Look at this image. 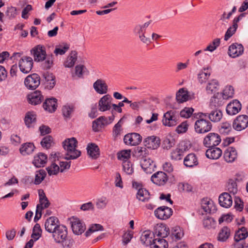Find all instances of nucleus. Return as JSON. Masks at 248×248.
<instances>
[{
    "mask_svg": "<svg viewBox=\"0 0 248 248\" xmlns=\"http://www.w3.org/2000/svg\"><path fill=\"white\" fill-rule=\"evenodd\" d=\"M78 141L75 138L65 140L63 142V147L66 153L64 159L66 160H74L81 155V152L76 149Z\"/></svg>",
    "mask_w": 248,
    "mask_h": 248,
    "instance_id": "nucleus-1",
    "label": "nucleus"
},
{
    "mask_svg": "<svg viewBox=\"0 0 248 248\" xmlns=\"http://www.w3.org/2000/svg\"><path fill=\"white\" fill-rule=\"evenodd\" d=\"M222 105V101L220 100L217 95L215 94L214 96L211 98L210 102V107L213 110L210 113H201L200 114V117H201L202 115L205 117L208 116L209 119L212 122H219L222 118V113L218 109V107Z\"/></svg>",
    "mask_w": 248,
    "mask_h": 248,
    "instance_id": "nucleus-2",
    "label": "nucleus"
},
{
    "mask_svg": "<svg viewBox=\"0 0 248 248\" xmlns=\"http://www.w3.org/2000/svg\"><path fill=\"white\" fill-rule=\"evenodd\" d=\"M203 115L200 116V119L197 120L194 124L195 131L199 134H204L210 131L212 127L211 123L203 118Z\"/></svg>",
    "mask_w": 248,
    "mask_h": 248,
    "instance_id": "nucleus-3",
    "label": "nucleus"
},
{
    "mask_svg": "<svg viewBox=\"0 0 248 248\" xmlns=\"http://www.w3.org/2000/svg\"><path fill=\"white\" fill-rule=\"evenodd\" d=\"M220 136L215 133H209L204 139L203 144L206 147H215L221 142Z\"/></svg>",
    "mask_w": 248,
    "mask_h": 248,
    "instance_id": "nucleus-4",
    "label": "nucleus"
},
{
    "mask_svg": "<svg viewBox=\"0 0 248 248\" xmlns=\"http://www.w3.org/2000/svg\"><path fill=\"white\" fill-rule=\"evenodd\" d=\"M142 137L137 133L127 134L124 138V143L130 146H137L140 143Z\"/></svg>",
    "mask_w": 248,
    "mask_h": 248,
    "instance_id": "nucleus-5",
    "label": "nucleus"
},
{
    "mask_svg": "<svg viewBox=\"0 0 248 248\" xmlns=\"http://www.w3.org/2000/svg\"><path fill=\"white\" fill-rule=\"evenodd\" d=\"M178 120L176 113L174 111L170 110L164 114L162 123L165 126H174L178 124Z\"/></svg>",
    "mask_w": 248,
    "mask_h": 248,
    "instance_id": "nucleus-6",
    "label": "nucleus"
},
{
    "mask_svg": "<svg viewBox=\"0 0 248 248\" xmlns=\"http://www.w3.org/2000/svg\"><path fill=\"white\" fill-rule=\"evenodd\" d=\"M248 126V116L241 115L237 116L233 121L232 127L237 131H241Z\"/></svg>",
    "mask_w": 248,
    "mask_h": 248,
    "instance_id": "nucleus-7",
    "label": "nucleus"
},
{
    "mask_svg": "<svg viewBox=\"0 0 248 248\" xmlns=\"http://www.w3.org/2000/svg\"><path fill=\"white\" fill-rule=\"evenodd\" d=\"M26 87L30 90H34L40 84V78L38 75L33 74L26 77L24 81Z\"/></svg>",
    "mask_w": 248,
    "mask_h": 248,
    "instance_id": "nucleus-8",
    "label": "nucleus"
},
{
    "mask_svg": "<svg viewBox=\"0 0 248 248\" xmlns=\"http://www.w3.org/2000/svg\"><path fill=\"white\" fill-rule=\"evenodd\" d=\"M32 59L29 56L23 57L19 61L18 65L20 71L23 73H29L33 66Z\"/></svg>",
    "mask_w": 248,
    "mask_h": 248,
    "instance_id": "nucleus-9",
    "label": "nucleus"
},
{
    "mask_svg": "<svg viewBox=\"0 0 248 248\" xmlns=\"http://www.w3.org/2000/svg\"><path fill=\"white\" fill-rule=\"evenodd\" d=\"M51 233L56 242L60 243L63 239L67 238V228L65 226L60 224Z\"/></svg>",
    "mask_w": 248,
    "mask_h": 248,
    "instance_id": "nucleus-10",
    "label": "nucleus"
},
{
    "mask_svg": "<svg viewBox=\"0 0 248 248\" xmlns=\"http://www.w3.org/2000/svg\"><path fill=\"white\" fill-rule=\"evenodd\" d=\"M173 213L171 208L163 206L157 208L155 211V216L160 219L165 220L170 217Z\"/></svg>",
    "mask_w": 248,
    "mask_h": 248,
    "instance_id": "nucleus-11",
    "label": "nucleus"
},
{
    "mask_svg": "<svg viewBox=\"0 0 248 248\" xmlns=\"http://www.w3.org/2000/svg\"><path fill=\"white\" fill-rule=\"evenodd\" d=\"M35 62H42L45 60L46 55L45 48L41 45H38L31 51Z\"/></svg>",
    "mask_w": 248,
    "mask_h": 248,
    "instance_id": "nucleus-12",
    "label": "nucleus"
},
{
    "mask_svg": "<svg viewBox=\"0 0 248 248\" xmlns=\"http://www.w3.org/2000/svg\"><path fill=\"white\" fill-rule=\"evenodd\" d=\"M151 181L158 186L164 185L168 180V176L163 171H157L155 173L151 178Z\"/></svg>",
    "mask_w": 248,
    "mask_h": 248,
    "instance_id": "nucleus-13",
    "label": "nucleus"
},
{
    "mask_svg": "<svg viewBox=\"0 0 248 248\" xmlns=\"http://www.w3.org/2000/svg\"><path fill=\"white\" fill-rule=\"evenodd\" d=\"M112 100V98L109 94H106L101 97L98 102L99 110L101 111L109 110Z\"/></svg>",
    "mask_w": 248,
    "mask_h": 248,
    "instance_id": "nucleus-14",
    "label": "nucleus"
},
{
    "mask_svg": "<svg viewBox=\"0 0 248 248\" xmlns=\"http://www.w3.org/2000/svg\"><path fill=\"white\" fill-rule=\"evenodd\" d=\"M71 224L73 232L75 234H81L86 229L85 225L77 218H74L73 220L71 221Z\"/></svg>",
    "mask_w": 248,
    "mask_h": 248,
    "instance_id": "nucleus-15",
    "label": "nucleus"
},
{
    "mask_svg": "<svg viewBox=\"0 0 248 248\" xmlns=\"http://www.w3.org/2000/svg\"><path fill=\"white\" fill-rule=\"evenodd\" d=\"M60 224L59 220L57 217H51L46 220L45 228L46 231L51 233Z\"/></svg>",
    "mask_w": 248,
    "mask_h": 248,
    "instance_id": "nucleus-16",
    "label": "nucleus"
},
{
    "mask_svg": "<svg viewBox=\"0 0 248 248\" xmlns=\"http://www.w3.org/2000/svg\"><path fill=\"white\" fill-rule=\"evenodd\" d=\"M244 47L240 44L234 43L231 45L228 49V54L232 58H236L242 55Z\"/></svg>",
    "mask_w": 248,
    "mask_h": 248,
    "instance_id": "nucleus-17",
    "label": "nucleus"
},
{
    "mask_svg": "<svg viewBox=\"0 0 248 248\" xmlns=\"http://www.w3.org/2000/svg\"><path fill=\"white\" fill-rule=\"evenodd\" d=\"M143 142L146 148L154 150L157 149L159 146L160 140L157 137L152 136L145 138Z\"/></svg>",
    "mask_w": 248,
    "mask_h": 248,
    "instance_id": "nucleus-18",
    "label": "nucleus"
},
{
    "mask_svg": "<svg viewBox=\"0 0 248 248\" xmlns=\"http://www.w3.org/2000/svg\"><path fill=\"white\" fill-rule=\"evenodd\" d=\"M201 206L204 211L209 214L214 213L217 210L213 201L207 199H203L202 200Z\"/></svg>",
    "mask_w": 248,
    "mask_h": 248,
    "instance_id": "nucleus-19",
    "label": "nucleus"
},
{
    "mask_svg": "<svg viewBox=\"0 0 248 248\" xmlns=\"http://www.w3.org/2000/svg\"><path fill=\"white\" fill-rule=\"evenodd\" d=\"M44 100V96L39 91H36L28 95V100L30 104L37 105Z\"/></svg>",
    "mask_w": 248,
    "mask_h": 248,
    "instance_id": "nucleus-20",
    "label": "nucleus"
},
{
    "mask_svg": "<svg viewBox=\"0 0 248 248\" xmlns=\"http://www.w3.org/2000/svg\"><path fill=\"white\" fill-rule=\"evenodd\" d=\"M241 109V104L237 100L230 102L226 107L227 113L231 115H235Z\"/></svg>",
    "mask_w": 248,
    "mask_h": 248,
    "instance_id": "nucleus-21",
    "label": "nucleus"
},
{
    "mask_svg": "<svg viewBox=\"0 0 248 248\" xmlns=\"http://www.w3.org/2000/svg\"><path fill=\"white\" fill-rule=\"evenodd\" d=\"M43 106L45 110L51 113L53 112L57 109V100L54 97L46 98L45 99Z\"/></svg>",
    "mask_w": 248,
    "mask_h": 248,
    "instance_id": "nucleus-22",
    "label": "nucleus"
},
{
    "mask_svg": "<svg viewBox=\"0 0 248 248\" xmlns=\"http://www.w3.org/2000/svg\"><path fill=\"white\" fill-rule=\"evenodd\" d=\"M183 142L180 143L175 149L172 151L170 153V158L171 159L180 160L182 159L184 153L186 151V149L183 148Z\"/></svg>",
    "mask_w": 248,
    "mask_h": 248,
    "instance_id": "nucleus-23",
    "label": "nucleus"
},
{
    "mask_svg": "<svg viewBox=\"0 0 248 248\" xmlns=\"http://www.w3.org/2000/svg\"><path fill=\"white\" fill-rule=\"evenodd\" d=\"M219 203L222 207L225 208L230 207L232 203L231 196L227 192L222 193L218 198Z\"/></svg>",
    "mask_w": 248,
    "mask_h": 248,
    "instance_id": "nucleus-24",
    "label": "nucleus"
},
{
    "mask_svg": "<svg viewBox=\"0 0 248 248\" xmlns=\"http://www.w3.org/2000/svg\"><path fill=\"white\" fill-rule=\"evenodd\" d=\"M43 77L45 79L44 85L45 88L48 90L53 88L56 84L55 78L53 75L46 72L44 73Z\"/></svg>",
    "mask_w": 248,
    "mask_h": 248,
    "instance_id": "nucleus-25",
    "label": "nucleus"
},
{
    "mask_svg": "<svg viewBox=\"0 0 248 248\" xmlns=\"http://www.w3.org/2000/svg\"><path fill=\"white\" fill-rule=\"evenodd\" d=\"M237 154L235 149L232 147L227 148L224 153V158L228 163L233 162L237 158Z\"/></svg>",
    "mask_w": 248,
    "mask_h": 248,
    "instance_id": "nucleus-26",
    "label": "nucleus"
},
{
    "mask_svg": "<svg viewBox=\"0 0 248 248\" xmlns=\"http://www.w3.org/2000/svg\"><path fill=\"white\" fill-rule=\"evenodd\" d=\"M169 233V228L165 224L157 225L155 227L154 234L162 239L168 236Z\"/></svg>",
    "mask_w": 248,
    "mask_h": 248,
    "instance_id": "nucleus-27",
    "label": "nucleus"
},
{
    "mask_svg": "<svg viewBox=\"0 0 248 248\" xmlns=\"http://www.w3.org/2000/svg\"><path fill=\"white\" fill-rule=\"evenodd\" d=\"M140 166L143 170L147 173H151L154 170L155 165L153 161L149 158L145 157L140 160Z\"/></svg>",
    "mask_w": 248,
    "mask_h": 248,
    "instance_id": "nucleus-28",
    "label": "nucleus"
},
{
    "mask_svg": "<svg viewBox=\"0 0 248 248\" xmlns=\"http://www.w3.org/2000/svg\"><path fill=\"white\" fill-rule=\"evenodd\" d=\"M88 155L92 159H95L97 158L100 155L99 148L95 143H89L87 147Z\"/></svg>",
    "mask_w": 248,
    "mask_h": 248,
    "instance_id": "nucleus-29",
    "label": "nucleus"
},
{
    "mask_svg": "<svg viewBox=\"0 0 248 248\" xmlns=\"http://www.w3.org/2000/svg\"><path fill=\"white\" fill-rule=\"evenodd\" d=\"M93 88L95 91L99 94H105L108 92V86L105 82L102 79H97L93 83Z\"/></svg>",
    "mask_w": 248,
    "mask_h": 248,
    "instance_id": "nucleus-30",
    "label": "nucleus"
},
{
    "mask_svg": "<svg viewBox=\"0 0 248 248\" xmlns=\"http://www.w3.org/2000/svg\"><path fill=\"white\" fill-rule=\"evenodd\" d=\"M206 152V156L207 158L212 159L219 158L222 155V151L217 147H209Z\"/></svg>",
    "mask_w": 248,
    "mask_h": 248,
    "instance_id": "nucleus-31",
    "label": "nucleus"
},
{
    "mask_svg": "<svg viewBox=\"0 0 248 248\" xmlns=\"http://www.w3.org/2000/svg\"><path fill=\"white\" fill-rule=\"evenodd\" d=\"M198 164V159L194 154L187 155L184 159V164L186 167H193Z\"/></svg>",
    "mask_w": 248,
    "mask_h": 248,
    "instance_id": "nucleus-32",
    "label": "nucleus"
},
{
    "mask_svg": "<svg viewBox=\"0 0 248 248\" xmlns=\"http://www.w3.org/2000/svg\"><path fill=\"white\" fill-rule=\"evenodd\" d=\"M46 155L44 153H40L34 156L33 164L37 168L44 167L46 163Z\"/></svg>",
    "mask_w": 248,
    "mask_h": 248,
    "instance_id": "nucleus-33",
    "label": "nucleus"
},
{
    "mask_svg": "<svg viewBox=\"0 0 248 248\" xmlns=\"http://www.w3.org/2000/svg\"><path fill=\"white\" fill-rule=\"evenodd\" d=\"M219 89V83L217 79H213L208 81L206 91L208 94H213L216 93Z\"/></svg>",
    "mask_w": 248,
    "mask_h": 248,
    "instance_id": "nucleus-34",
    "label": "nucleus"
},
{
    "mask_svg": "<svg viewBox=\"0 0 248 248\" xmlns=\"http://www.w3.org/2000/svg\"><path fill=\"white\" fill-rule=\"evenodd\" d=\"M231 230L228 227H223L219 231L217 235V240L220 242H225L230 237Z\"/></svg>",
    "mask_w": 248,
    "mask_h": 248,
    "instance_id": "nucleus-35",
    "label": "nucleus"
},
{
    "mask_svg": "<svg viewBox=\"0 0 248 248\" xmlns=\"http://www.w3.org/2000/svg\"><path fill=\"white\" fill-rule=\"evenodd\" d=\"M151 235L152 233L150 231H144L140 238L141 243L146 246H150L153 240Z\"/></svg>",
    "mask_w": 248,
    "mask_h": 248,
    "instance_id": "nucleus-36",
    "label": "nucleus"
},
{
    "mask_svg": "<svg viewBox=\"0 0 248 248\" xmlns=\"http://www.w3.org/2000/svg\"><path fill=\"white\" fill-rule=\"evenodd\" d=\"M150 248H167L168 242L162 238H155L153 240Z\"/></svg>",
    "mask_w": 248,
    "mask_h": 248,
    "instance_id": "nucleus-37",
    "label": "nucleus"
},
{
    "mask_svg": "<svg viewBox=\"0 0 248 248\" xmlns=\"http://www.w3.org/2000/svg\"><path fill=\"white\" fill-rule=\"evenodd\" d=\"M248 236V232L247 228L242 227L236 232L234 235V240L236 242H238L241 240L246 239Z\"/></svg>",
    "mask_w": 248,
    "mask_h": 248,
    "instance_id": "nucleus-38",
    "label": "nucleus"
},
{
    "mask_svg": "<svg viewBox=\"0 0 248 248\" xmlns=\"http://www.w3.org/2000/svg\"><path fill=\"white\" fill-rule=\"evenodd\" d=\"M188 97L187 92L184 88L179 90L176 94V99L179 103H182L187 100Z\"/></svg>",
    "mask_w": 248,
    "mask_h": 248,
    "instance_id": "nucleus-39",
    "label": "nucleus"
},
{
    "mask_svg": "<svg viewBox=\"0 0 248 248\" xmlns=\"http://www.w3.org/2000/svg\"><path fill=\"white\" fill-rule=\"evenodd\" d=\"M150 198V193L146 189L141 188L138 190L137 194V198L139 201L145 202L148 201Z\"/></svg>",
    "mask_w": 248,
    "mask_h": 248,
    "instance_id": "nucleus-40",
    "label": "nucleus"
},
{
    "mask_svg": "<svg viewBox=\"0 0 248 248\" xmlns=\"http://www.w3.org/2000/svg\"><path fill=\"white\" fill-rule=\"evenodd\" d=\"M35 147L32 143H26L23 144L20 148V152L22 155H25L31 154L34 151Z\"/></svg>",
    "mask_w": 248,
    "mask_h": 248,
    "instance_id": "nucleus-41",
    "label": "nucleus"
},
{
    "mask_svg": "<svg viewBox=\"0 0 248 248\" xmlns=\"http://www.w3.org/2000/svg\"><path fill=\"white\" fill-rule=\"evenodd\" d=\"M149 154V152L145 147L138 146L136 148L135 150V155L137 157L141 159L147 157V155Z\"/></svg>",
    "mask_w": 248,
    "mask_h": 248,
    "instance_id": "nucleus-42",
    "label": "nucleus"
},
{
    "mask_svg": "<svg viewBox=\"0 0 248 248\" xmlns=\"http://www.w3.org/2000/svg\"><path fill=\"white\" fill-rule=\"evenodd\" d=\"M208 68H203L198 74V80L200 84H203L206 82L210 76V73L206 72Z\"/></svg>",
    "mask_w": 248,
    "mask_h": 248,
    "instance_id": "nucleus-43",
    "label": "nucleus"
},
{
    "mask_svg": "<svg viewBox=\"0 0 248 248\" xmlns=\"http://www.w3.org/2000/svg\"><path fill=\"white\" fill-rule=\"evenodd\" d=\"M124 117L122 118L114 126L112 130V135L114 138L117 137L121 134L123 131L122 125L124 124Z\"/></svg>",
    "mask_w": 248,
    "mask_h": 248,
    "instance_id": "nucleus-44",
    "label": "nucleus"
},
{
    "mask_svg": "<svg viewBox=\"0 0 248 248\" xmlns=\"http://www.w3.org/2000/svg\"><path fill=\"white\" fill-rule=\"evenodd\" d=\"M77 59V53L76 51H73L71 52V55L67 57L64 62V66L66 67L70 68L73 67Z\"/></svg>",
    "mask_w": 248,
    "mask_h": 248,
    "instance_id": "nucleus-45",
    "label": "nucleus"
},
{
    "mask_svg": "<svg viewBox=\"0 0 248 248\" xmlns=\"http://www.w3.org/2000/svg\"><path fill=\"white\" fill-rule=\"evenodd\" d=\"M203 225L206 229H215L216 226V221L212 217H208L202 221Z\"/></svg>",
    "mask_w": 248,
    "mask_h": 248,
    "instance_id": "nucleus-46",
    "label": "nucleus"
},
{
    "mask_svg": "<svg viewBox=\"0 0 248 248\" xmlns=\"http://www.w3.org/2000/svg\"><path fill=\"white\" fill-rule=\"evenodd\" d=\"M115 118V114L113 110L111 111V115L107 117L105 116H100L98 118V120L100 121V124L103 126L108 125L112 123Z\"/></svg>",
    "mask_w": 248,
    "mask_h": 248,
    "instance_id": "nucleus-47",
    "label": "nucleus"
},
{
    "mask_svg": "<svg viewBox=\"0 0 248 248\" xmlns=\"http://www.w3.org/2000/svg\"><path fill=\"white\" fill-rule=\"evenodd\" d=\"M46 175V172L44 170H40L35 173L34 184L39 185L45 179Z\"/></svg>",
    "mask_w": 248,
    "mask_h": 248,
    "instance_id": "nucleus-48",
    "label": "nucleus"
},
{
    "mask_svg": "<svg viewBox=\"0 0 248 248\" xmlns=\"http://www.w3.org/2000/svg\"><path fill=\"white\" fill-rule=\"evenodd\" d=\"M237 28L238 24H235L232 21V25L227 29L225 33L224 40L227 41L235 33Z\"/></svg>",
    "mask_w": 248,
    "mask_h": 248,
    "instance_id": "nucleus-49",
    "label": "nucleus"
},
{
    "mask_svg": "<svg viewBox=\"0 0 248 248\" xmlns=\"http://www.w3.org/2000/svg\"><path fill=\"white\" fill-rule=\"evenodd\" d=\"M69 49V45L63 43L58 46H57L54 50V53L56 55H62Z\"/></svg>",
    "mask_w": 248,
    "mask_h": 248,
    "instance_id": "nucleus-50",
    "label": "nucleus"
},
{
    "mask_svg": "<svg viewBox=\"0 0 248 248\" xmlns=\"http://www.w3.org/2000/svg\"><path fill=\"white\" fill-rule=\"evenodd\" d=\"M234 94V89L232 86H227L224 89L222 93V97L224 99H227L233 97Z\"/></svg>",
    "mask_w": 248,
    "mask_h": 248,
    "instance_id": "nucleus-51",
    "label": "nucleus"
},
{
    "mask_svg": "<svg viewBox=\"0 0 248 248\" xmlns=\"http://www.w3.org/2000/svg\"><path fill=\"white\" fill-rule=\"evenodd\" d=\"M36 115L33 112H28L25 116L24 121L28 127L31 126V124L35 122Z\"/></svg>",
    "mask_w": 248,
    "mask_h": 248,
    "instance_id": "nucleus-52",
    "label": "nucleus"
},
{
    "mask_svg": "<svg viewBox=\"0 0 248 248\" xmlns=\"http://www.w3.org/2000/svg\"><path fill=\"white\" fill-rule=\"evenodd\" d=\"M74 106L71 105H65L62 108V113L63 117L65 118L70 119L71 114L74 111Z\"/></svg>",
    "mask_w": 248,
    "mask_h": 248,
    "instance_id": "nucleus-53",
    "label": "nucleus"
},
{
    "mask_svg": "<svg viewBox=\"0 0 248 248\" xmlns=\"http://www.w3.org/2000/svg\"><path fill=\"white\" fill-rule=\"evenodd\" d=\"M124 171L127 174L131 175L134 172L132 163L129 160H125L123 162Z\"/></svg>",
    "mask_w": 248,
    "mask_h": 248,
    "instance_id": "nucleus-54",
    "label": "nucleus"
},
{
    "mask_svg": "<svg viewBox=\"0 0 248 248\" xmlns=\"http://www.w3.org/2000/svg\"><path fill=\"white\" fill-rule=\"evenodd\" d=\"M232 129L231 124L228 122H225L221 124L219 128V132L221 134L228 135L232 131Z\"/></svg>",
    "mask_w": 248,
    "mask_h": 248,
    "instance_id": "nucleus-55",
    "label": "nucleus"
},
{
    "mask_svg": "<svg viewBox=\"0 0 248 248\" xmlns=\"http://www.w3.org/2000/svg\"><path fill=\"white\" fill-rule=\"evenodd\" d=\"M227 187L228 191L233 195L236 194L237 192V186L236 183L232 179L229 180Z\"/></svg>",
    "mask_w": 248,
    "mask_h": 248,
    "instance_id": "nucleus-56",
    "label": "nucleus"
},
{
    "mask_svg": "<svg viewBox=\"0 0 248 248\" xmlns=\"http://www.w3.org/2000/svg\"><path fill=\"white\" fill-rule=\"evenodd\" d=\"M130 150H123L118 153L117 157L118 159L123 160V162L125 160H128L130 157Z\"/></svg>",
    "mask_w": 248,
    "mask_h": 248,
    "instance_id": "nucleus-57",
    "label": "nucleus"
},
{
    "mask_svg": "<svg viewBox=\"0 0 248 248\" xmlns=\"http://www.w3.org/2000/svg\"><path fill=\"white\" fill-rule=\"evenodd\" d=\"M103 227L102 225L99 224H94L92 225L90 228L85 232L86 236H89L90 234L95 232L98 231H103Z\"/></svg>",
    "mask_w": 248,
    "mask_h": 248,
    "instance_id": "nucleus-58",
    "label": "nucleus"
},
{
    "mask_svg": "<svg viewBox=\"0 0 248 248\" xmlns=\"http://www.w3.org/2000/svg\"><path fill=\"white\" fill-rule=\"evenodd\" d=\"M48 174L51 176L52 175H57L60 171V167L55 163H52L51 166L46 168Z\"/></svg>",
    "mask_w": 248,
    "mask_h": 248,
    "instance_id": "nucleus-59",
    "label": "nucleus"
},
{
    "mask_svg": "<svg viewBox=\"0 0 248 248\" xmlns=\"http://www.w3.org/2000/svg\"><path fill=\"white\" fill-rule=\"evenodd\" d=\"M220 43V39L216 38L214 39L213 42L206 47L204 49V51L213 52L217 48V46H219Z\"/></svg>",
    "mask_w": 248,
    "mask_h": 248,
    "instance_id": "nucleus-60",
    "label": "nucleus"
},
{
    "mask_svg": "<svg viewBox=\"0 0 248 248\" xmlns=\"http://www.w3.org/2000/svg\"><path fill=\"white\" fill-rule=\"evenodd\" d=\"M38 195L39 197V203H42L44 200L46 201V203L45 204V207L48 208L50 203L49 202L46 196V194L43 189H40L38 190Z\"/></svg>",
    "mask_w": 248,
    "mask_h": 248,
    "instance_id": "nucleus-61",
    "label": "nucleus"
},
{
    "mask_svg": "<svg viewBox=\"0 0 248 248\" xmlns=\"http://www.w3.org/2000/svg\"><path fill=\"white\" fill-rule=\"evenodd\" d=\"M45 61L42 64V67L44 69H50L53 64V59L52 56H46Z\"/></svg>",
    "mask_w": 248,
    "mask_h": 248,
    "instance_id": "nucleus-62",
    "label": "nucleus"
},
{
    "mask_svg": "<svg viewBox=\"0 0 248 248\" xmlns=\"http://www.w3.org/2000/svg\"><path fill=\"white\" fill-rule=\"evenodd\" d=\"M52 142V138L50 136L44 137L41 141V144L43 148L48 149L50 148Z\"/></svg>",
    "mask_w": 248,
    "mask_h": 248,
    "instance_id": "nucleus-63",
    "label": "nucleus"
},
{
    "mask_svg": "<svg viewBox=\"0 0 248 248\" xmlns=\"http://www.w3.org/2000/svg\"><path fill=\"white\" fill-rule=\"evenodd\" d=\"M175 144L174 140L173 139L166 138L164 140L162 143V147L164 149L167 150L170 149Z\"/></svg>",
    "mask_w": 248,
    "mask_h": 248,
    "instance_id": "nucleus-64",
    "label": "nucleus"
}]
</instances>
